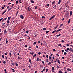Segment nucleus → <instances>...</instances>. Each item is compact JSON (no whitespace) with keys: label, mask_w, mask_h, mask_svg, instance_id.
<instances>
[{"label":"nucleus","mask_w":73,"mask_h":73,"mask_svg":"<svg viewBox=\"0 0 73 73\" xmlns=\"http://www.w3.org/2000/svg\"><path fill=\"white\" fill-rule=\"evenodd\" d=\"M66 4H67V5L66 6V7H68L69 6V4H68V3H67Z\"/></svg>","instance_id":"c85d7f7f"},{"label":"nucleus","mask_w":73,"mask_h":73,"mask_svg":"<svg viewBox=\"0 0 73 73\" xmlns=\"http://www.w3.org/2000/svg\"><path fill=\"white\" fill-rule=\"evenodd\" d=\"M29 32V31H26V33H28Z\"/></svg>","instance_id":"0e129e2a"},{"label":"nucleus","mask_w":73,"mask_h":73,"mask_svg":"<svg viewBox=\"0 0 73 73\" xmlns=\"http://www.w3.org/2000/svg\"><path fill=\"white\" fill-rule=\"evenodd\" d=\"M31 39V37H28V40H29L30 39Z\"/></svg>","instance_id":"37998d69"},{"label":"nucleus","mask_w":73,"mask_h":73,"mask_svg":"<svg viewBox=\"0 0 73 73\" xmlns=\"http://www.w3.org/2000/svg\"><path fill=\"white\" fill-rule=\"evenodd\" d=\"M12 65H13V66L15 65V64H14V63H13V62L12 63V65H11V66H12Z\"/></svg>","instance_id":"8fccbe9b"},{"label":"nucleus","mask_w":73,"mask_h":73,"mask_svg":"<svg viewBox=\"0 0 73 73\" xmlns=\"http://www.w3.org/2000/svg\"><path fill=\"white\" fill-rule=\"evenodd\" d=\"M72 11H70V16H72Z\"/></svg>","instance_id":"9d476101"},{"label":"nucleus","mask_w":73,"mask_h":73,"mask_svg":"<svg viewBox=\"0 0 73 73\" xmlns=\"http://www.w3.org/2000/svg\"><path fill=\"white\" fill-rule=\"evenodd\" d=\"M62 71H61V70H60L58 72V73H62Z\"/></svg>","instance_id":"423d86ee"},{"label":"nucleus","mask_w":73,"mask_h":73,"mask_svg":"<svg viewBox=\"0 0 73 73\" xmlns=\"http://www.w3.org/2000/svg\"><path fill=\"white\" fill-rule=\"evenodd\" d=\"M49 60H50V59H52V58H51V56H49Z\"/></svg>","instance_id":"de8ad7c7"},{"label":"nucleus","mask_w":73,"mask_h":73,"mask_svg":"<svg viewBox=\"0 0 73 73\" xmlns=\"http://www.w3.org/2000/svg\"><path fill=\"white\" fill-rule=\"evenodd\" d=\"M7 30L6 29H5L4 30V33L5 35H7Z\"/></svg>","instance_id":"f03ea898"},{"label":"nucleus","mask_w":73,"mask_h":73,"mask_svg":"<svg viewBox=\"0 0 73 73\" xmlns=\"http://www.w3.org/2000/svg\"><path fill=\"white\" fill-rule=\"evenodd\" d=\"M2 58H3L4 59V58H4V55H2Z\"/></svg>","instance_id":"6ab92c4d"},{"label":"nucleus","mask_w":73,"mask_h":73,"mask_svg":"<svg viewBox=\"0 0 73 73\" xmlns=\"http://www.w3.org/2000/svg\"><path fill=\"white\" fill-rule=\"evenodd\" d=\"M13 54L15 56H16L17 55V54H16V53L14 52L13 53Z\"/></svg>","instance_id":"393cba45"},{"label":"nucleus","mask_w":73,"mask_h":73,"mask_svg":"<svg viewBox=\"0 0 73 73\" xmlns=\"http://www.w3.org/2000/svg\"><path fill=\"white\" fill-rule=\"evenodd\" d=\"M58 45H59V46H62V45L60 44H58Z\"/></svg>","instance_id":"c9c22d12"},{"label":"nucleus","mask_w":73,"mask_h":73,"mask_svg":"<svg viewBox=\"0 0 73 73\" xmlns=\"http://www.w3.org/2000/svg\"><path fill=\"white\" fill-rule=\"evenodd\" d=\"M41 61V59H39V58H37L36 60L37 61Z\"/></svg>","instance_id":"20e7f679"},{"label":"nucleus","mask_w":73,"mask_h":73,"mask_svg":"<svg viewBox=\"0 0 73 73\" xmlns=\"http://www.w3.org/2000/svg\"><path fill=\"white\" fill-rule=\"evenodd\" d=\"M20 3H21V0H20L19 1Z\"/></svg>","instance_id":"bf43d9fd"},{"label":"nucleus","mask_w":73,"mask_h":73,"mask_svg":"<svg viewBox=\"0 0 73 73\" xmlns=\"http://www.w3.org/2000/svg\"><path fill=\"white\" fill-rule=\"evenodd\" d=\"M37 56V54H34L33 55V57H35V56Z\"/></svg>","instance_id":"72a5a7b5"},{"label":"nucleus","mask_w":73,"mask_h":73,"mask_svg":"<svg viewBox=\"0 0 73 73\" xmlns=\"http://www.w3.org/2000/svg\"><path fill=\"white\" fill-rule=\"evenodd\" d=\"M7 12V10H5V11H4V12H3L2 13V15H4V13H5V12Z\"/></svg>","instance_id":"0eeeda50"},{"label":"nucleus","mask_w":73,"mask_h":73,"mask_svg":"<svg viewBox=\"0 0 73 73\" xmlns=\"http://www.w3.org/2000/svg\"><path fill=\"white\" fill-rule=\"evenodd\" d=\"M37 7H38L37 6H35V9H36L37 8Z\"/></svg>","instance_id":"a19ab883"},{"label":"nucleus","mask_w":73,"mask_h":73,"mask_svg":"<svg viewBox=\"0 0 73 73\" xmlns=\"http://www.w3.org/2000/svg\"><path fill=\"white\" fill-rule=\"evenodd\" d=\"M7 24H9V21L8 20L7 21Z\"/></svg>","instance_id":"ea45409f"},{"label":"nucleus","mask_w":73,"mask_h":73,"mask_svg":"<svg viewBox=\"0 0 73 73\" xmlns=\"http://www.w3.org/2000/svg\"><path fill=\"white\" fill-rule=\"evenodd\" d=\"M3 63H4V64L5 65V64H6V62H5V61H4L3 62Z\"/></svg>","instance_id":"79ce46f5"},{"label":"nucleus","mask_w":73,"mask_h":73,"mask_svg":"<svg viewBox=\"0 0 73 73\" xmlns=\"http://www.w3.org/2000/svg\"><path fill=\"white\" fill-rule=\"evenodd\" d=\"M70 22V19L69 21H68V24H69Z\"/></svg>","instance_id":"4be33fe9"},{"label":"nucleus","mask_w":73,"mask_h":73,"mask_svg":"<svg viewBox=\"0 0 73 73\" xmlns=\"http://www.w3.org/2000/svg\"><path fill=\"white\" fill-rule=\"evenodd\" d=\"M67 70H68V71H70V72L71 70V69H70L69 68H68L67 69Z\"/></svg>","instance_id":"6e6552de"},{"label":"nucleus","mask_w":73,"mask_h":73,"mask_svg":"<svg viewBox=\"0 0 73 73\" xmlns=\"http://www.w3.org/2000/svg\"><path fill=\"white\" fill-rule=\"evenodd\" d=\"M20 18L22 19H24V17H23V15H21L20 16Z\"/></svg>","instance_id":"f257e3e1"},{"label":"nucleus","mask_w":73,"mask_h":73,"mask_svg":"<svg viewBox=\"0 0 73 73\" xmlns=\"http://www.w3.org/2000/svg\"><path fill=\"white\" fill-rule=\"evenodd\" d=\"M15 65L16 66H18V64L16 63V64H15Z\"/></svg>","instance_id":"052dcab7"},{"label":"nucleus","mask_w":73,"mask_h":73,"mask_svg":"<svg viewBox=\"0 0 73 73\" xmlns=\"http://www.w3.org/2000/svg\"><path fill=\"white\" fill-rule=\"evenodd\" d=\"M36 47L37 49H38V46H36Z\"/></svg>","instance_id":"4d7b16f0"},{"label":"nucleus","mask_w":73,"mask_h":73,"mask_svg":"<svg viewBox=\"0 0 73 73\" xmlns=\"http://www.w3.org/2000/svg\"><path fill=\"white\" fill-rule=\"evenodd\" d=\"M34 44V45H35V44H36V42H34L33 43Z\"/></svg>","instance_id":"6e6d98bb"},{"label":"nucleus","mask_w":73,"mask_h":73,"mask_svg":"<svg viewBox=\"0 0 73 73\" xmlns=\"http://www.w3.org/2000/svg\"><path fill=\"white\" fill-rule=\"evenodd\" d=\"M31 3H35V2L33 0H31Z\"/></svg>","instance_id":"a211bd4d"},{"label":"nucleus","mask_w":73,"mask_h":73,"mask_svg":"<svg viewBox=\"0 0 73 73\" xmlns=\"http://www.w3.org/2000/svg\"><path fill=\"white\" fill-rule=\"evenodd\" d=\"M42 29V30H43V31H45V30H46V29L45 28H43Z\"/></svg>","instance_id":"473e14b6"},{"label":"nucleus","mask_w":73,"mask_h":73,"mask_svg":"<svg viewBox=\"0 0 73 73\" xmlns=\"http://www.w3.org/2000/svg\"><path fill=\"white\" fill-rule=\"evenodd\" d=\"M18 2H19V1H17L16 2V4H17V3H18Z\"/></svg>","instance_id":"3c124183"},{"label":"nucleus","mask_w":73,"mask_h":73,"mask_svg":"<svg viewBox=\"0 0 73 73\" xmlns=\"http://www.w3.org/2000/svg\"><path fill=\"white\" fill-rule=\"evenodd\" d=\"M42 18H44V19H45V17H44V16H42Z\"/></svg>","instance_id":"864d4df0"},{"label":"nucleus","mask_w":73,"mask_h":73,"mask_svg":"<svg viewBox=\"0 0 73 73\" xmlns=\"http://www.w3.org/2000/svg\"><path fill=\"white\" fill-rule=\"evenodd\" d=\"M54 3H55V1H53L52 3V5H54Z\"/></svg>","instance_id":"7c9ffc66"},{"label":"nucleus","mask_w":73,"mask_h":73,"mask_svg":"<svg viewBox=\"0 0 73 73\" xmlns=\"http://www.w3.org/2000/svg\"><path fill=\"white\" fill-rule=\"evenodd\" d=\"M57 27H58V25H56V26L54 27V30H56V29H57Z\"/></svg>","instance_id":"1a4fd4ad"},{"label":"nucleus","mask_w":73,"mask_h":73,"mask_svg":"<svg viewBox=\"0 0 73 73\" xmlns=\"http://www.w3.org/2000/svg\"><path fill=\"white\" fill-rule=\"evenodd\" d=\"M66 54H67V53H66V52H64V55H66Z\"/></svg>","instance_id":"a18cd8bd"},{"label":"nucleus","mask_w":73,"mask_h":73,"mask_svg":"<svg viewBox=\"0 0 73 73\" xmlns=\"http://www.w3.org/2000/svg\"><path fill=\"white\" fill-rule=\"evenodd\" d=\"M51 62L52 63H53L54 62H53V59H51Z\"/></svg>","instance_id":"aec40b11"},{"label":"nucleus","mask_w":73,"mask_h":73,"mask_svg":"<svg viewBox=\"0 0 73 73\" xmlns=\"http://www.w3.org/2000/svg\"><path fill=\"white\" fill-rule=\"evenodd\" d=\"M48 61H49V60L48 59H46V62H48Z\"/></svg>","instance_id":"2f4dec72"},{"label":"nucleus","mask_w":73,"mask_h":73,"mask_svg":"<svg viewBox=\"0 0 73 73\" xmlns=\"http://www.w3.org/2000/svg\"><path fill=\"white\" fill-rule=\"evenodd\" d=\"M5 55H7V52L5 53Z\"/></svg>","instance_id":"774afa93"},{"label":"nucleus","mask_w":73,"mask_h":73,"mask_svg":"<svg viewBox=\"0 0 73 73\" xmlns=\"http://www.w3.org/2000/svg\"><path fill=\"white\" fill-rule=\"evenodd\" d=\"M48 68H46V72H48Z\"/></svg>","instance_id":"e433bc0d"},{"label":"nucleus","mask_w":73,"mask_h":73,"mask_svg":"<svg viewBox=\"0 0 73 73\" xmlns=\"http://www.w3.org/2000/svg\"><path fill=\"white\" fill-rule=\"evenodd\" d=\"M57 62L58 64H60V62L59 61V60H57Z\"/></svg>","instance_id":"5701e85b"},{"label":"nucleus","mask_w":73,"mask_h":73,"mask_svg":"<svg viewBox=\"0 0 73 73\" xmlns=\"http://www.w3.org/2000/svg\"><path fill=\"white\" fill-rule=\"evenodd\" d=\"M30 8L29 7H28V9H27L28 10V11H30L29 10V9H30Z\"/></svg>","instance_id":"680f3d73"},{"label":"nucleus","mask_w":73,"mask_h":73,"mask_svg":"<svg viewBox=\"0 0 73 73\" xmlns=\"http://www.w3.org/2000/svg\"><path fill=\"white\" fill-rule=\"evenodd\" d=\"M18 13H19V11H17V12L16 13V16H17V14H18Z\"/></svg>","instance_id":"f3484780"},{"label":"nucleus","mask_w":73,"mask_h":73,"mask_svg":"<svg viewBox=\"0 0 73 73\" xmlns=\"http://www.w3.org/2000/svg\"><path fill=\"white\" fill-rule=\"evenodd\" d=\"M52 19L51 17V18H50V19H49V20H52Z\"/></svg>","instance_id":"338daca9"},{"label":"nucleus","mask_w":73,"mask_h":73,"mask_svg":"<svg viewBox=\"0 0 73 73\" xmlns=\"http://www.w3.org/2000/svg\"><path fill=\"white\" fill-rule=\"evenodd\" d=\"M63 25V24H61L60 25V26L59 27V28H61V27H62V26Z\"/></svg>","instance_id":"c756f323"},{"label":"nucleus","mask_w":73,"mask_h":73,"mask_svg":"<svg viewBox=\"0 0 73 73\" xmlns=\"http://www.w3.org/2000/svg\"><path fill=\"white\" fill-rule=\"evenodd\" d=\"M46 58H48V55H46Z\"/></svg>","instance_id":"69168bd1"},{"label":"nucleus","mask_w":73,"mask_h":73,"mask_svg":"<svg viewBox=\"0 0 73 73\" xmlns=\"http://www.w3.org/2000/svg\"><path fill=\"white\" fill-rule=\"evenodd\" d=\"M61 3V0H59L58 3V4H60V3Z\"/></svg>","instance_id":"f8f14e48"},{"label":"nucleus","mask_w":73,"mask_h":73,"mask_svg":"<svg viewBox=\"0 0 73 73\" xmlns=\"http://www.w3.org/2000/svg\"><path fill=\"white\" fill-rule=\"evenodd\" d=\"M67 49L68 50H70V48H67Z\"/></svg>","instance_id":"c03bdc74"},{"label":"nucleus","mask_w":73,"mask_h":73,"mask_svg":"<svg viewBox=\"0 0 73 73\" xmlns=\"http://www.w3.org/2000/svg\"><path fill=\"white\" fill-rule=\"evenodd\" d=\"M46 70V69H45V67H44V69H43V71H44V72H45Z\"/></svg>","instance_id":"2eb2a0df"},{"label":"nucleus","mask_w":73,"mask_h":73,"mask_svg":"<svg viewBox=\"0 0 73 73\" xmlns=\"http://www.w3.org/2000/svg\"><path fill=\"white\" fill-rule=\"evenodd\" d=\"M69 13H66V15H67V16H69Z\"/></svg>","instance_id":"58836bf2"},{"label":"nucleus","mask_w":73,"mask_h":73,"mask_svg":"<svg viewBox=\"0 0 73 73\" xmlns=\"http://www.w3.org/2000/svg\"><path fill=\"white\" fill-rule=\"evenodd\" d=\"M52 70H54V67H52Z\"/></svg>","instance_id":"a878e982"},{"label":"nucleus","mask_w":73,"mask_h":73,"mask_svg":"<svg viewBox=\"0 0 73 73\" xmlns=\"http://www.w3.org/2000/svg\"><path fill=\"white\" fill-rule=\"evenodd\" d=\"M48 33H49V31H46V34H48Z\"/></svg>","instance_id":"bb28decb"},{"label":"nucleus","mask_w":73,"mask_h":73,"mask_svg":"<svg viewBox=\"0 0 73 73\" xmlns=\"http://www.w3.org/2000/svg\"><path fill=\"white\" fill-rule=\"evenodd\" d=\"M42 62L43 64V65H45V64H44V61H42Z\"/></svg>","instance_id":"cd10ccee"},{"label":"nucleus","mask_w":73,"mask_h":73,"mask_svg":"<svg viewBox=\"0 0 73 73\" xmlns=\"http://www.w3.org/2000/svg\"><path fill=\"white\" fill-rule=\"evenodd\" d=\"M7 9H9V7H10L9 6H7Z\"/></svg>","instance_id":"f704fd0d"},{"label":"nucleus","mask_w":73,"mask_h":73,"mask_svg":"<svg viewBox=\"0 0 73 73\" xmlns=\"http://www.w3.org/2000/svg\"><path fill=\"white\" fill-rule=\"evenodd\" d=\"M61 42H64V41L63 40H61Z\"/></svg>","instance_id":"e2e57ef3"},{"label":"nucleus","mask_w":73,"mask_h":73,"mask_svg":"<svg viewBox=\"0 0 73 73\" xmlns=\"http://www.w3.org/2000/svg\"><path fill=\"white\" fill-rule=\"evenodd\" d=\"M29 61L30 63L32 65V61L31 60V58H29Z\"/></svg>","instance_id":"39448f33"},{"label":"nucleus","mask_w":73,"mask_h":73,"mask_svg":"<svg viewBox=\"0 0 73 73\" xmlns=\"http://www.w3.org/2000/svg\"><path fill=\"white\" fill-rule=\"evenodd\" d=\"M20 56H19L18 57V60H20Z\"/></svg>","instance_id":"49530a36"},{"label":"nucleus","mask_w":73,"mask_h":73,"mask_svg":"<svg viewBox=\"0 0 73 73\" xmlns=\"http://www.w3.org/2000/svg\"><path fill=\"white\" fill-rule=\"evenodd\" d=\"M3 18H1L0 19V22L1 21V20H3Z\"/></svg>","instance_id":"603ef678"},{"label":"nucleus","mask_w":73,"mask_h":73,"mask_svg":"<svg viewBox=\"0 0 73 73\" xmlns=\"http://www.w3.org/2000/svg\"><path fill=\"white\" fill-rule=\"evenodd\" d=\"M56 32V30H55L54 31H53L52 33H55V32Z\"/></svg>","instance_id":"dca6fc26"},{"label":"nucleus","mask_w":73,"mask_h":73,"mask_svg":"<svg viewBox=\"0 0 73 73\" xmlns=\"http://www.w3.org/2000/svg\"><path fill=\"white\" fill-rule=\"evenodd\" d=\"M2 39H3V37H2L0 38V41H1V40H2Z\"/></svg>","instance_id":"5fc2aeb1"},{"label":"nucleus","mask_w":73,"mask_h":73,"mask_svg":"<svg viewBox=\"0 0 73 73\" xmlns=\"http://www.w3.org/2000/svg\"><path fill=\"white\" fill-rule=\"evenodd\" d=\"M6 19H7V18H5V19H4L2 21L3 22V21H4L5 20H6Z\"/></svg>","instance_id":"9b49d317"},{"label":"nucleus","mask_w":73,"mask_h":73,"mask_svg":"<svg viewBox=\"0 0 73 73\" xmlns=\"http://www.w3.org/2000/svg\"><path fill=\"white\" fill-rule=\"evenodd\" d=\"M61 35V34H59V35H56V36L58 37L59 36H60Z\"/></svg>","instance_id":"412c9836"},{"label":"nucleus","mask_w":73,"mask_h":73,"mask_svg":"<svg viewBox=\"0 0 73 73\" xmlns=\"http://www.w3.org/2000/svg\"><path fill=\"white\" fill-rule=\"evenodd\" d=\"M40 54H41V52H39L38 53V54H39V55H40Z\"/></svg>","instance_id":"13d9d810"},{"label":"nucleus","mask_w":73,"mask_h":73,"mask_svg":"<svg viewBox=\"0 0 73 73\" xmlns=\"http://www.w3.org/2000/svg\"><path fill=\"white\" fill-rule=\"evenodd\" d=\"M6 43H7V44L8 43V39H6Z\"/></svg>","instance_id":"09e8293b"},{"label":"nucleus","mask_w":73,"mask_h":73,"mask_svg":"<svg viewBox=\"0 0 73 73\" xmlns=\"http://www.w3.org/2000/svg\"><path fill=\"white\" fill-rule=\"evenodd\" d=\"M60 31H61V29H59L58 30H57L56 32H60Z\"/></svg>","instance_id":"4468645a"},{"label":"nucleus","mask_w":73,"mask_h":73,"mask_svg":"<svg viewBox=\"0 0 73 73\" xmlns=\"http://www.w3.org/2000/svg\"><path fill=\"white\" fill-rule=\"evenodd\" d=\"M12 70L13 71V72H15V70H14V69H12Z\"/></svg>","instance_id":"4c0bfd02"},{"label":"nucleus","mask_w":73,"mask_h":73,"mask_svg":"<svg viewBox=\"0 0 73 73\" xmlns=\"http://www.w3.org/2000/svg\"><path fill=\"white\" fill-rule=\"evenodd\" d=\"M12 9V7L10 8L8 10V11H11V10Z\"/></svg>","instance_id":"b1692460"},{"label":"nucleus","mask_w":73,"mask_h":73,"mask_svg":"<svg viewBox=\"0 0 73 73\" xmlns=\"http://www.w3.org/2000/svg\"><path fill=\"white\" fill-rule=\"evenodd\" d=\"M30 53L32 56H33V54H34V52L33 51L32 52H30Z\"/></svg>","instance_id":"7ed1b4c3"},{"label":"nucleus","mask_w":73,"mask_h":73,"mask_svg":"<svg viewBox=\"0 0 73 73\" xmlns=\"http://www.w3.org/2000/svg\"><path fill=\"white\" fill-rule=\"evenodd\" d=\"M11 19V17H8V20H10Z\"/></svg>","instance_id":"ddd939ff"}]
</instances>
